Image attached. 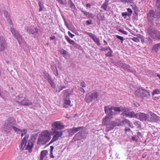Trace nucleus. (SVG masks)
Segmentation results:
<instances>
[{
  "label": "nucleus",
  "instance_id": "37",
  "mask_svg": "<svg viewBox=\"0 0 160 160\" xmlns=\"http://www.w3.org/2000/svg\"><path fill=\"white\" fill-rule=\"evenodd\" d=\"M27 130L26 129H24L23 130H21L20 132L22 133L21 134V137H22L24 135H26L27 133Z\"/></svg>",
  "mask_w": 160,
  "mask_h": 160
},
{
  "label": "nucleus",
  "instance_id": "18",
  "mask_svg": "<svg viewBox=\"0 0 160 160\" xmlns=\"http://www.w3.org/2000/svg\"><path fill=\"white\" fill-rule=\"evenodd\" d=\"M34 142L31 140L28 141V144L26 146L25 149L28 150L29 152H31L32 151V148L33 147Z\"/></svg>",
  "mask_w": 160,
  "mask_h": 160
},
{
  "label": "nucleus",
  "instance_id": "30",
  "mask_svg": "<svg viewBox=\"0 0 160 160\" xmlns=\"http://www.w3.org/2000/svg\"><path fill=\"white\" fill-rule=\"evenodd\" d=\"M97 18L99 20L103 21L104 20L105 17L103 15L99 13L98 15Z\"/></svg>",
  "mask_w": 160,
  "mask_h": 160
},
{
  "label": "nucleus",
  "instance_id": "47",
  "mask_svg": "<svg viewBox=\"0 0 160 160\" xmlns=\"http://www.w3.org/2000/svg\"><path fill=\"white\" fill-rule=\"evenodd\" d=\"M118 31L124 35H127L128 34V32L126 31L122 30L121 29L118 30Z\"/></svg>",
  "mask_w": 160,
  "mask_h": 160
},
{
  "label": "nucleus",
  "instance_id": "60",
  "mask_svg": "<svg viewBox=\"0 0 160 160\" xmlns=\"http://www.w3.org/2000/svg\"><path fill=\"white\" fill-rule=\"evenodd\" d=\"M66 87L64 86H61V88L60 89V90L58 91V92H59L61 91L63 89L65 88H66Z\"/></svg>",
  "mask_w": 160,
  "mask_h": 160
},
{
  "label": "nucleus",
  "instance_id": "52",
  "mask_svg": "<svg viewBox=\"0 0 160 160\" xmlns=\"http://www.w3.org/2000/svg\"><path fill=\"white\" fill-rule=\"evenodd\" d=\"M68 34L69 36L72 38L75 36L74 35L72 34L70 31H68Z\"/></svg>",
  "mask_w": 160,
  "mask_h": 160
},
{
  "label": "nucleus",
  "instance_id": "46",
  "mask_svg": "<svg viewBox=\"0 0 160 160\" xmlns=\"http://www.w3.org/2000/svg\"><path fill=\"white\" fill-rule=\"evenodd\" d=\"M81 12L84 14L85 16L89 15H92V14H90L89 12H87L83 10H82Z\"/></svg>",
  "mask_w": 160,
  "mask_h": 160
},
{
  "label": "nucleus",
  "instance_id": "58",
  "mask_svg": "<svg viewBox=\"0 0 160 160\" xmlns=\"http://www.w3.org/2000/svg\"><path fill=\"white\" fill-rule=\"evenodd\" d=\"M50 152H51V155L52 154V152H53V150L54 149V147L52 146H50Z\"/></svg>",
  "mask_w": 160,
  "mask_h": 160
},
{
  "label": "nucleus",
  "instance_id": "6",
  "mask_svg": "<svg viewBox=\"0 0 160 160\" xmlns=\"http://www.w3.org/2000/svg\"><path fill=\"white\" fill-rule=\"evenodd\" d=\"M148 32L150 36L154 39L158 38V32L157 30L153 29L151 26H150L148 29Z\"/></svg>",
  "mask_w": 160,
  "mask_h": 160
},
{
  "label": "nucleus",
  "instance_id": "45",
  "mask_svg": "<svg viewBox=\"0 0 160 160\" xmlns=\"http://www.w3.org/2000/svg\"><path fill=\"white\" fill-rule=\"evenodd\" d=\"M132 40L134 42H138L140 41L139 39L137 37H133L132 38Z\"/></svg>",
  "mask_w": 160,
  "mask_h": 160
},
{
  "label": "nucleus",
  "instance_id": "14",
  "mask_svg": "<svg viewBox=\"0 0 160 160\" xmlns=\"http://www.w3.org/2000/svg\"><path fill=\"white\" fill-rule=\"evenodd\" d=\"M86 33L90 37L98 46H100L101 45L99 39L97 38L94 34L89 32H86Z\"/></svg>",
  "mask_w": 160,
  "mask_h": 160
},
{
  "label": "nucleus",
  "instance_id": "36",
  "mask_svg": "<svg viewBox=\"0 0 160 160\" xmlns=\"http://www.w3.org/2000/svg\"><path fill=\"white\" fill-rule=\"evenodd\" d=\"M59 52L61 54L64 55H66L67 53L66 51L63 49L59 50Z\"/></svg>",
  "mask_w": 160,
  "mask_h": 160
},
{
  "label": "nucleus",
  "instance_id": "55",
  "mask_svg": "<svg viewBox=\"0 0 160 160\" xmlns=\"http://www.w3.org/2000/svg\"><path fill=\"white\" fill-rule=\"evenodd\" d=\"M124 131L125 132H126L128 131H131V129L130 128H128L127 127H126L124 129Z\"/></svg>",
  "mask_w": 160,
  "mask_h": 160
},
{
  "label": "nucleus",
  "instance_id": "42",
  "mask_svg": "<svg viewBox=\"0 0 160 160\" xmlns=\"http://www.w3.org/2000/svg\"><path fill=\"white\" fill-rule=\"evenodd\" d=\"M12 128L14 129L15 132H20V131L21 130L20 129H19L14 126H13L12 127Z\"/></svg>",
  "mask_w": 160,
  "mask_h": 160
},
{
  "label": "nucleus",
  "instance_id": "44",
  "mask_svg": "<svg viewBox=\"0 0 160 160\" xmlns=\"http://www.w3.org/2000/svg\"><path fill=\"white\" fill-rule=\"evenodd\" d=\"M134 0H121V2L123 3H132L133 1Z\"/></svg>",
  "mask_w": 160,
  "mask_h": 160
},
{
  "label": "nucleus",
  "instance_id": "11",
  "mask_svg": "<svg viewBox=\"0 0 160 160\" xmlns=\"http://www.w3.org/2000/svg\"><path fill=\"white\" fill-rule=\"evenodd\" d=\"M68 106L72 107V104H71L70 99L66 96L63 99V106L64 108H67Z\"/></svg>",
  "mask_w": 160,
  "mask_h": 160
},
{
  "label": "nucleus",
  "instance_id": "27",
  "mask_svg": "<svg viewBox=\"0 0 160 160\" xmlns=\"http://www.w3.org/2000/svg\"><path fill=\"white\" fill-rule=\"evenodd\" d=\"M142 96L143 97H148L150 96V93L147 90L144 89Z\"/></svg>",
  "mask_w": 160,
  "mask_h": 160
},
{
  "label": "nucleus",
  "instance_id": "48",
  "mask_svg": "<svg viewBox=\"0 0 160 160\" xmlns=\"http://www.w3.org/2000/svg\"><path fill=\"white\" fill-rule=\"evenodd\" d=\"M160 18V12H155V18Z\"/></svg>",
  "mask_w": 160,
  "mask_h": 160
},
{
  "label": "nucleus",
  "instance_id": "26",
  "mask_svg": "<svg viewBox=\"0 0 160 160\" xmlns=\"http://www.w3.org/2000/svg\"><path fill=\"white\" fill-rule=\"evenodd\" d=\"M143 90L144 89L142 88H139L137 89L135 92L136 94L138 96H142L143 92Z\"/></svg>",
  "mask_w": 160,
  "mask_h": 160
},
{
  "label": "nucleus",
  "instance_id": "49",
  "mask_svg": "<svg viewBox=\"0 0 160 160\" xmlns=\"http://www.w3.org/2000/svg\"><path fill=\"white\" fill-rule=\"evenodd\" d=\"M134 124L135 126H136L138 128H139L140 126V125L139 123V121H136L134 123Z\"/></svg>",
  "mask_w": 160,
  "mask_h": 160
},
{
  "label": "nucleus",
  "instance_id": "1",
  "mask_svg": "<svg viewBox=\"0 0 160 160\" xmlns=\"http://www.w3.org/2000/svg\"><path fill=\"white\" fill-rule=\"evenodd\" d=\"M51 139L49 132L48 130H44L39 135L37 143L39 145H44L47 143Z\"/></svg>",
  "mask_w": 160,
  "mask_h": 160
},
{
  "label": "nucleus",
  "instance_id": "32",
  "mask_svg": "<svg viewBox=\"0 0 160 160\" xmlns=\"http://www.w3.org/2000/svg\"><path fill=\"white\" fill-rule=\"evenodd\" d=\"M48 82L50 83L51 86L52 88H55L56 87V85L55 83L52 80L51 78L50 80L48 81Z\"/></svg>",
  "mask_w": 160,
  "mask_h": 160
},
{
  "label": "nucleus",
  "instance_id": "2",
  "mask_svg": "<svg viewBox=\"0 0 160 160\" xmlns=\"http://www.w3.org/2000/svg\"><path fill=\"white\" fill-rule=\"evenodd\" d=\"M15 119L12 117L8 118L5 121L3 130L7 132H10L12 129V127L16 124Z\"/></svg>",
  "mask_w": 160,
  "mask_h": 160
},
{
  "label": "nucleus",
  "instance_id": "35",
  "mask_svg": "<svg viewBox=\"0 0 160 160\" xmlns=\"http://www.w3.org/2000/svg\"><path fill=\"white\" fill-rule=\"evenodd\" d=\"M110 51L106 54L105 55L106 57H111L112 56V50L110 48V49L109 50Z\"/></svg>",
  "mask_w": 160,
  "mask_h": 160
},
{
  "label": "nucleus",
  "instance_id": "15",
  "mask_svg": "<svg viewBox=\"0 0 160 160\" xmlns=\"http://www.w3.org/2000/svg\"><path fill=\"white\" fill-rule=\"evenodd\" d=\"M27 31L28 33L36 34L38 33L39 30L37 28H35L34 26H31L27 30Z\"/></svg>",
  "mask_w": 160,
  "mask_h": 160
},
{
  "label": "nucleus",
  "instance_id": "4",
  "mask_svg": "<svg viewBox=\"0 0 160 160\" xmlns=\"http://www.w3.org/2000/svg\"><path fill=\"white\" fill-rule=\"evenodd\" d=\"M108 121H110V119L108 116L105 117L103 119L102 123L104 125L106 126V131L107 132H108L110 130L113 129L116 125V123L114 122H111L108 123H107Z\"/></svg>",
  "mask_w": 160,
  "mask_h": 160
},
{
  "label": "nucleus",
  "instance_id": "39",
  "mask_svg": "<svg viewBox=\"0 0 160 160\" xmlns=\"http://www.w3.org/2000/svg\"><path fill=\"white\" fill-rule=\"evenodd\" d=\"M39 6L40 7L39 12L42 11L43 10L42 8H43V4H42L40 2L38 3Z\"/></svg>",
  "mask_w": 160,
  "mask_h": 160
},
{
  "label": "nucleus",
  "instance_id": "64",
  "mask_svg": "<svg viewBox=\"0 0 160 160\" xmlns=\"http://www.w3.org/2000/svg\"><path fill=\"white\" fill-rule=\"evenodd\" d=\"M86 6L88 8H90L91 6V4L90 3H87L86 4Z\"/></svg>",
  "mask_w": 160,
  "mask_h": 160
},
{
  "label": "nucleus",
  "instance_id": "10",
  "mask_svg": "<svg viewBox=\"0 0 160 160\" xmlns=\"http://www.w3.org/2000/svg\"><path fill=\"white\" fill-rule=\"evenodd\" d=\"M6 41L2 36H0V52L4 51L6 49Z\"/></svg>",
  "mask_w": 160,
  "mask_h": 160
},
{
  "label": "nucleus",
  "instance_id": "28",
  "mask_svg": "<svg viewBox=\"0 0 160 160\" xmlns=\"http://www.w3.org/2000/svg\"><path fill=\"white\" fill-rule=\"evenodd\" d=\"M43 73L44 78L47 79L48 81L52 78L51 77L48 73L45 72H43Z\"/></svg>",
  "mask_w": 160,
  "mask_h": 160
},
{
  "label": "nucleus",
  "instance_id": "34",
  "mask_svg": "<svg viewBox=\"0 0 160 160\" xmlns=\"http://www.w3.org/2000/svg\"><path fill=\"white\" fill-rule=\"evenodd\" d=\"M24 98V97H23V96L22 94H20L16 97V99L17 101H19L20 102V101H21V99H23Z\"/></svg>",
  "mask_w": 160,
  "mask_h": 160
},
{
  "label": "nucleus",
  "instance_id": "7",
  "mask_svg": "<svg viewBox=\"0 0 160 160\" xmlns=\"http://www.w3.org/2000/svg\"><path fill=\"white\" fill-rule=\"evenodd\" d=\"M11 31L13 36L18 40V43L19 44H21L22 42V37L18 32L13 28L11 29Z\"/></svg>",
  "mask_w": 160,
  "mask_h": 160
},
{
  "label": "nucleus",
  "instance_id": "61",
  "mask_svg": "<svg viewBox=\"0 0 160 160\" xmlns=\"http://www.w3.org/2000/svg\"><path fill=\"white\" fill-rule=\"evenodd\" d=\"M132 139L134 141H135L137 142L138 140V139H136V138L134 136L132 137Z\"/></svg>",
  "mask_w": 160,
  "mask_h": 160
},
{
  "label": "nucleus",
  "instance_id": "17",
  "mask_svg": "<svg viewBox=\"0 0 160 160\" xmlns=\"http://www.w3.org/2000/svg\"><path fill=\"white\" fill-rule=\"evenodd\" d=\"M121 64V66L124 69L128 70L129 72H133L135 70L133 68H130V66L128 64L125 63H120Z\"/></svg>",
  "mask_w": 160,
  "mask_h": 160
},
{
  "label": "nucleus",
  "instance_id": "19",
  "mask_svg": "<svg viewBox=\"0 0 160 160\" xmlns=\"http://www.w3.org/2000/svg\"><path fill=\"white\" fill-rule=\"evenodd\" d=\"M112 108L113 110L115 112H126V108L125 107H114V106H112Z\"/></svg>",
  "mask_w": 160,
  "mask_h": 160
},
{
  "label": "nucleus",
  "instance_id": "25",
  "mask_svg": "<svg viewBox=\"0 0 160 160\" xmlns=\"http://www.w3.org/2000/svg\"><path fill=\"white\" fill-rule=\"evenodd\" d=\"M155 12L153 10H150L149 12L148 17L152 19L153 18H155Z\"/></svg>",
  "mask_w": 160,
  "mask_h": 160
},
{
  "label": "nucleus",
  "instance_id": "22",
  "mask_svg": "<svg viewBox=\"0 0 160 160\" xmlns=\"http://www.w3.org/2000/svg\"><path fill=\"white\" fill-rule=\"evenodd\" d=\"M48 152L47 150H43L40 153V160H43L44 158L47 155Z\"/></svg>",
  "mask_w": 160,
  "mask_h": 160
},
{
  "label": "nucleus",
  "instance_id": "31",
  "mask_svg": "<svg viewBox=\"0 0 160 160\" xmlns=\"http://www.w3.org/2000/svg\"><path fill=\"white\" fill-rule=\"evenodd\" d=\"M126 115L127 116L131 118L134 117H136V114H134V112H129L127 113Z\"/></svg>",
  "mask_w": 160,
  "mask_h": 160
},
{
  "label": "nucleus",
  "instance_id": "38",
  "mask_svg": "<svg viewBox=\"0 0 160 160\" xmlns=\"http://www.w3.org/2000/svg\"><path fill=\"white\" fill-rule=\"evenodd\" d=\"M116 37L118 39L120 40L121 41V43H122L124 40L123 37L119 36L118 35H116Z\"/></svg>",
  "mask_w": 160,
  "mask_h": 160
},
{
  "label": "nucleus",
  "instance_id": "29",
  "mask_svg": "<svg viewBox=\"0 0 160 160\" xmlns=\"http://www.w3.org/2000/svg\"><path fill=\"white\" fill-rule=\"evenodd\" d=\"M68 4L69 6L72 9H75L76 8L75 6L73 3L72 0H68Z\"/></svg>",
  "mask_w": 160,
  "mask_h": 160
},
{
  "label": "nucleus",
  "instance_id": "40",
  "mask_svg": "<svg viewBox=\"0 0 160 160\" xmlns=\"http://www.w3.org/2000/svg\"><path fill=\"white\" fill-rule=\"evenodd\" d=\"M156 6L157 8L160 10V0H157L156 2Z\"/></svg>",
  "mask_w": 160,
  "mask_h": 160
},
{
  "label": "nucleus",
  "instance_id": "51",
  "mask_svg": "<svg viewBox=\"0 0 160 160\" xmlns=\"http://www.w3.org/2000/svg\"><path fill=\"white\" fill-rule=\"evenodd\" d=\"M110 48L108 47L107 48H102L100 49V50L101 51H105L107 50H110Z\"/></svg>",
  "mask_w": 160,
  "mask_h": 160
},
{
  "label": "nucleus",
  "instance_id": "12",
  "mask_svg": "<svg viewBox=\"0 0 160 160\" xmlns=\"http://www.w3.org/2000/svg\"><path fill=\"white\" fill-rule=\"evenodd\" d=\"M16 102L18 104H20L23 106H29L32 104V103L31 101L28 99H26L25 97L20 102L19 101H17Z\"/></svg>",
  "mask_w": 160,
  "mask_h": 160
},
{
  "label": "nucleus",
  "instance_id": "56",
  "mask_svg": "<svg viewBox=\"0 0 160 160\" xmlns=\"http://www.w3.org/2000/svg\"><path fill=\"white\" fill-rule=\"evenodd\" d=\"M138 136V137H142V135L141 133L140 132H138L137 133Z\"/></svg>",
  "mask_w": 160,
  "mask_h": 160
},
{
  "label": "nucleus",
  "instance_id": "50",
  "mask_svg": "<svg viewBox=\"0 0 160 160\" xmlns=\"http://www.w3.org/2000/svg\"><path fill=\"white\" fill-rule=\"evenodd\" d=\"M122 16L124 17V18H126L127 16H128V14L127 12H123L122 13Z\"/></svg>",
  "mask_w": 160,
  "mask_h": 160
},
{
  "label": "nucleus",
  "instance_id": "62",
  "mask_svg": "<svg viewBox=\"0 0 160 160\" xmlns=\"http://www.w3.org/2000/svg\"><path fill=\"white\" fill-rule=\"evenodd\" d=\"M55 38V36H52L50 37V40H52L54 39Z\"/></svg>",
  "mask_w": 160,
  "mask_h": 160
},
{
  "label": "nucleus",
  "instance_id": "21",
  "mask_svg": "<svg viewBox=\"0 0 160 160\" xmlns=\"http://www.w3.org/2000/svg\"><path fill=\"white\" fill-rule=\"evenodd\" d=\"M83 128V127H79L77 128L74 127L70 129L69 130V132L72 134H74L78 131H79L81 128Z\"/></svg>",
  "mask_w": 160,
  "mask_h": 160
},
{
  "label": "nucleus",
  "instance_id": "43",
  "mask_svg": "<svg viewBox=\"0 0 160 160\" xmlns=\"http://www.w3.org/2000/svg\"><path fill=\"white\" fill-rule=\"evenodd\" d=\"M127 10L128 12V16H130L132 15V10L130 8H128Z\"/></svg>",
  "mask_w": 160,
  "mask_h": 160
},
{
  "label": "nucleus",
  "instance_id": "41",
  "mask_svg": "<svg viewBox=\"0 0 160 160\" xmlns=\"http://www.w3.org/2000/svg\"><path fill=\"white\" fill-rule=\"evenodd\" d=\"M159 90L158 89H156L155 90H154L152 92V95H154L155 94H158V93H159Z\"/></svg>",
  "mask_w": 160,
  "mask_h": 160
},
{
  "label": "nucleus",
  "instance_id": "33",
  "mask_svg": "<svg viewBox=\"0 0 160 160\" xmlns=\"http://www.w3.org/2000/svg\"><path fill=\"white\" fill-rule=\"evenodd\" d=\"M159 43L157 44L154 45L153 48V50L157 52L159 49Z\"/></svg>",
  "mask_w": 160,
  "mask_h": 160
},
{
  "label": "nucleus",
  "instance_id": "63",
  "mask_svg": "<svg viewBox=\"0 0 160 160\" xmlns=\"http://www.w3.org/2000/svg\"><path fill=\"white\" fill-rule=\"evenodd\" d=\"M80 91H81V92H83V93H84L85 92V91L84 90V89H83L82 88H80Z\"/></svg>",
  "mask_w": 160,
  "mask_h": 160
},
{
  "label": "nucleus",
  "instance_id": "20",
  "mask_svg": "<svg viewBox=\"0 0 160 160\" xmlns=\"http://www.w3.org/2000/svg\"><path fill=\"white\" fill-rule=\"evenodd\" d=\"M120 123L123 125L128 124L129 126L131 127V128H133L134 127L132 125V123L128 119H125L121 121Z\"/></svg>",
  "mask_w": 160,
  "mask_h": 160
},
{
  "label": "nucleus",
  "instance_id": "3",
  "mask_svg": "<svg viewBox=\"0 0 160 160\" xmlns=\"http://www.w3.org/2000/svg\"><path fill=\"white\" fill-rule=\"evenodd\" d=\"M51 130L52 133L53 134V135L52 139L48 143V145L58 140L59 139L61 138L63 133V131H59L54 128H52Z\"/></svg>",
  "mask_w": 160,
  "mask_h": 160
},
{
  "label": "nucleus",
  "instance_id": "13",
  "mask_svg": "<svg viewBox=\"0 0 160 160\" xmlns=\"http://www.w3.org/2000/svg\"><path fill=\"white\" fill-rule=\"evenodd\" d=\"M137 118L141 121H146L148 118V115L146 114L143 113H139L136 114Z\"/></svg>",
  "mask_w": 160,
  "mask_h": 160
},
{
  "label": "nucleus",
  "instance_id": "5",
  "mask_svg": "<svg viewBox=\"0 0 160 160\" xmlns=\"http://www.w3.org/2000/svg\"><path fill=\"white\" fill-rule=\"evenodd\" d=\"M98 93L94 91L88 94L86 96L85 101L88 103H90L92 101L93 99L98 98Z\"/></svg>",
  "mask_w": 160,
  "mask_h": 160
},
{
  "label": "nucleus",
  "instance_id": "9",
  "mask_svg": "<svg viewBox=\"0 0 160 160\" xmlns=\"http://www.w3.org/2000/svg\"><path fill=\"white\" fill-rule=\"evenodd\" d=\"M104 108L105 113L107 114V116L110 118L112 117L113 115H116V114L114 113L112 111V110H113L112 106L110 108L108 106H106Z\"/></svg>",
  "mask_w": 160,
  "mask_h": 160
},
{
  "label": "nucleus",
  "instance_id": "23",
  "mask_svg": "<svg viewBox=\"0 0 160 160\" xmlns=\"http://www.w3.org/2000/svg\"><path fill=\"white\" fill-rule=\"evenodd\" d=\"M65 38L67 41L70 44H71L73 46L77 45V44L73 40L70 39L68 36H65Z\"/></svg>",
  "mask_w": 160,
  "mask_h": 160
},
{
  "label": "nucleus",
  "instance_id": "57",
  "mask_svg": "<svg viewBox=\"0 0 160 160\" xmlns=\"http://www.w3.org/2000/svg\"><path fill=\"white\" fill-rule=\"evenodd\" d=\"M92 22V20L87 21H86V23H87V25H88L91 24Z\"/></svg>",
  "mask_w": 160,
  "mask_h": 160
},
{
  "label": "nucleus",
  "instance_id": "16",
  "mask_svg": "<svg viewBox=\"0 0 160 160\" xmlns=\"http://www.w3.org/2000/svg\"><path fill=\"white\" fill-rule=\"evenodd\" d=\"M28 135L27 134L22 141L21 144L19 146L20 148L23 150L25 146H26V144L27 143V141L28 138Z\"/></svg>",
  "mask_w": 160,
  "mask_h": 160
},
{
  "label": "nucleus",
  "instance_id": "59",
  "mask_svg": "<svg viewBox=\"0 0 160 160\" xmlns=\"http://www.w3.org/2000/svg\"><path fill=\"white\" fill-rule=\"evenodd\" d=\"M4 14L6 17H8V12L7 11H4Z\"/></svg>",
  "mask_w": 160,
  "mask_h": 160
},
{
  "label": "nucleus",
  "instance_id": "8",
  "mask_svg": "<svg viewBox=\"0 0 160 160\" xmlns=\"http://www.w3.org/2000/svg\"><path fill=\"white\" fill-rule=\"evenodd\" d=\"M52 127V128H54L57 130H62L63 129L65 126L63 124H61L59 121H56L53 123L51 125Z\"/></svg>",
  "mask_w": 160,
  "mask_h": 160
},
{
  "label": "nucleus",
  "instance_id": "53",
  "mask_svg": "<svg viewBox=\"0 0 160 160\" xmlns=\"http://www.w3.org/2000/svg\"><path fill=\"white\" fill-rule=\"evenodd\" d=\"M80 85L83 88H85L86 87L85 83L84 81H82L81 82Z\"/></svg>",
  "mask_w": 160,
  "mask_h": 160
},
{
  "label": "nucleus",
  "instance_id": "24",
  "mask_svg": "<svg viewBox=\"0 0 160 160\" xmlns=\"http://www.w3.org/2000/svg\"><path fill=\"white\" fill-rule=\"evenodd\" d=\"M109 0H105V1L102 4L101 8H102L104 11H107L108 6V5Z\"/></svg>",
  "mask_w": 160,
  "mask_h": 160
},
{
  "label": "nucleus",
  "instance_id": "54",
  "mask_svg": "<svg viewBox=\"0 0 160 160\" xmlns=\"http://www.w3.org/2000/svg\"><path fill=\"white\" fill-rule=\"evenodd\" d=\"M60 4L62 5H63L64 4L62 0H56Z\"/></svg>",
  "mask_w": 160,
  "mask_h": 160
}]
</instances>
